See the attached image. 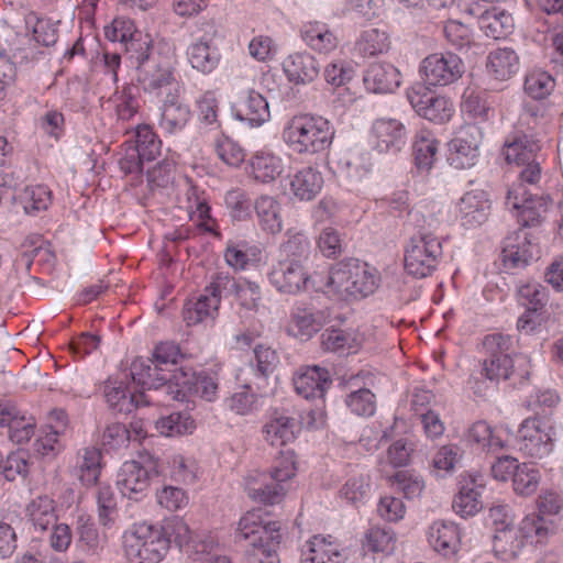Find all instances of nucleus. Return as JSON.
Listing matches in <instances>:
<instances>
[{"mask_svg":"<svg viewBox=\"0 0 563 563\" xmlns=\"http://www.w3.org/2000/svg\"><path fill=\"white\" fill-rule=\"evenodd\" d=\"M159 527L168 541V550L170 549L172 541H174L179 549H185L188 554L190 547L195 542L203 539H192V532L189 526L180 518H174Z\"/></svg>","mask_w":563,"mask_h":563,"instance_id":"obj_49","label":"nucleus"},{"mask_svg":"<svg viewBox=\"0 0 563 563\" xmlns=\"http://www.w3.org/2000/svg\"><path fill=\"white\" fill-rule=\"evenodd\" d=\"M296 467L292 452H283L271 473L256 472L246 477L245 490L255 501L274 505L285 495L284 483L295 476Z\"/></svg>","mask_w":563,"mask_h":563,"instance_id":"obj_7","label":"nucleus"},{"mask_svg":"<svg viewBox=\"0 0 563 563\" xmlns=\"http://www.w3.org/2000/svg\"><path fill=\"white\" fill-rule=\"evenodd\" d=\"M429 545L443 556L457 553L461 544L460 528L452 521L435 520L427 529Z\"/></svg>","mask_w":563,"mask_h":563,"instance_id":"obj_19","label":"nucleus"},{"mask_svg":"<svg viewBox=\"0 0 563 563\" xmlns=\"http://www.w3.org/2000/svg\"><path fill=\"white\" fill-rule=\"evenodd\" d=\"M131 376L134 383L146 389H157L165 385L170 388V369L159 366L153 358H135L131 364Z\"/></svg>","mask_w":563,"mask_h":563,"instance_id":"obj_21","label":"nucleus"},{"mask_svg":"<svg viewBox=\"0 0 563 563\" xmlns=\"http://www.w3.org/2000/svg\"><path fill=\"white\" fill-rule=\"evenodd\" d=\"M519 67V58L511 48H497L487 57L488 71L499 80L510 78Z\"/></svg>","mask_w":563,"mask_h":563,"instance_id":"obj_41","label":"nucleus"},{"mask_svg":"<svg viewBox=\"0 0 563 563\" xmlns=\"http://www.w3.org/2000/svg\"><path fill=\"white\" fill-rule=\"evenodd\" d=\"M465 11L478 19L479 29L486 36L494 40L506 37L514 30V18L510 13L498 8L481 10L478 4L471 5Z\"/></svg>","mask_w":563,"mask_h":563,"instance_id":"obj_18","label":"nucleus"},{"mask_svg":"<svg viewBox=\"0 0 563 563\" xmlns=\"http://www.w3.org/2000/svg\"><path fill=\"white\" fill-rule=\"evenodd\" d=\"M410 222L416 232L405 247V269L409 275L424 278L437 268L443 254L442 242L437 235L439 221L420 212H410Z\"/></svg>","mask_w":563,"mask_h":563,"instance_id":"obj_1","label":"nucleus"},{"mask_svg":"<svg viewBox=\"0 0 563 563\" xmlns=\"http://www.w3.org/2000/svg\"><path fill=\"white\" fill-rule=\"evenodd\" d=\"M327 320L324 311L297 307L291 313L288 333L300 340H308L325 324Z\"/></svg>","mask_w":563,"mask_h":563,"instance_id":"obj_26","label":"nucleus"},{"mask_svg":"<svg viewBox=\"0 0 563 563\" xmlns=\"http://www.w3.org/2000/svg\"><path fill=\"white\" fill-rule=\"evenodd\" d=\"M490 203L482 191L466 192L459 202L462 224L468 228L483 224L489 213Z\"/></svg>","mask_w":563,"mask_h":563,"instance_id":"obj_31","label":"nucleus"},{"mask_svg":"<svg viewBox=\"0 0 563 563\" xmlns=\"http://www.w3.org/2000/svg\"><path fill=\"white\" fill-rule=\"evenodd\" d=\"M516 240L518 244H512L509 238L503 250L504 266L508 269L525 267L536 255V245L528 240L526 232L520 231Z\"/></svg>","mask_w":563,"mask_h":563,"instance_id":"obj_36","label":"nucleus"},{"mask_svg":"<svg viewBox=\"0 0 563 563\" xmlns=\"http://www.w3.org/2000/svg\"><path fill=\"white\" fill-rule=\"evenodd\" d=\"M287 240L280 245V252L285 258L298 260L303 263L310 252V243L307 236L301 232L286 233Z\"/></svg>","mask_w":563,"mask_h":563,"instance_id":"obj_62","label":"nucleus"},{"mask_svg":"<svg viewBox=\"0 0 563 563\" xmlns=\"http://www.w3.org/2000/svg\"><path fill=\"white\" fill-rule=\"evenodd\" d=\"M345 405L356 416L371 417L376 410V396L369 388L358 387L346 395Z\"/></svg>","mask_w":563,"mask_h":563,"instance_id":"obj_52","label":"nucleus"},{"mask_svg":"<svg viewBox=\"0 0 563 563\" xmlns=\"http://www.w3.org/2000/svg\"><path fill=\"white\" fill-rule=\"evenodd\" d=\"M235 115L251 125H261L269 119L268 102L261 93L252 90Z\"/></svg>","mask_w":563,"mask_h":563,"instance_id":"obj_44","label":"nucleus"},{"mask_svg":"<svg viewBox=\"0 0 563 563\" xmlns=\"http://www.w3.org/2000/svg\"><path fill=\"white\" fill-rule=\"evenodd\" d=\"M186 53L191 67L202 74H210L218 67L220 55L207 40L200 38L191 43Z\"/></svg>","mask_w":563,"mask_h":563,"instance_id":"obj_38","label":"nucleus"},{"mask_svg":"<svg viewBox=\"0 0 563 563\" xmlns=\"http://www.w3.org/2000/svg\"><path fill=\"white\" fill-rule=\"evenodd\" d=\"M271 285L280 294L296 295L308 288L311 280L303 263L284 258L274 264L268 274Z\"/></svg>","mask_w":563,"mask_h":563,"instance_id":"obj_11","label":"nucleus"},{"mask_svg":"<svg viewBox=\"0 0 563 563\" xmlns=\"http://www.w3.org/2000/svg\"><path fill=\"white\" fill-rule=\"evenodd\" d=\"M51 190L44 185L30 186L24 189L20 199L26 213L46 210L51 203Z\"/></svg>","mask_w":563,"mask_h":563,"instance_id":"obj_58","label":"nucleus"},{"mask_svg":"<svg viewBox=\"0 0 563 563\" xmlns=\"http://www.w3.org/2000/svg\"><path fill=\"white\" fill-rule=\"evenodd\" d=\"M424 85H417L408 91V99L417 113L439 124L448 122L454 112L453 103L443 96L427 91Z\"/></svg>","mask_w":563,"mask_h":563,"instance_id":"obj_13","label":"nucleus"},{"mask_svg":"<svg viewBox=\"0 0 563 563\" xmlns=\"http://www.w3.org/2000/svg\"><path fill=\"white\" fill-rule=\"evenodd\" d=\"M134 148L145 157L146 162L154 161L161 154L162 141L153 128L146 124L137 125Z\"/></svg>","mask_w":563,"mask_h":563,"instance_id":"obj_51","label":"nucleus"},{"mask_svg":"<svg viewBox=\"0 0 563 563\" xmlns=\"http://www.w3.org/2000/svg\"><path fill=\"white\" fill-rule=\"evenodd\" d=\"M482 133L476 125H467L449 143L448 161L456 169H466L476 164Z\"/></svg>","mask_w":563,"mask_h":563,"instance_id":"obj_14","label":"nucleus"},{"mask_svg":"<svg viewBox=\"0 0 563 563\" xmlns=\"http://www.w3.org/2000/svg\"><path fill=\"white\" fill-rule=\"evenodd\" d=\"M467 440L481 450L497 451L504 446L500 437L495 434L492 427L485 421H477L471 426Z\"/></svg>","mask_w":563,"mask_h":563,"instance_id":"obj_53","label":"nucleus"},{"mask_svg":"<svg viewBox=\"0 0 563 563\" xmlns=\"http://www.w3.org/2000/svg\"><path fill=\"white\" fill-rule=\"evenodd\" d=\"M292 382L297 394L306 399L322 398L332 383L329 371L318 365L300 367Z\"/></svg>","mask_w":563,"mask_h":563,"instance_id":"obj_17","label":"nucleus"},{"mask_svg":"<svg viewBox=\"0 0 563 563\" xmlns=\"http://www.w3.org/2000/svg\"><path fill=\"white\" fill-rule=\"evenodd\" d=\"M220 300L213 295L201 294L196 301H189L183 311L184 320L188 325L203 322L208 319L213 320L218 313Z\"/></svg>","mask_w":563,"mask_h":563,"instance_id":"obj_40","label":"nucleus"},{"mask_svg":"<svg viewBox=\"0 0 563 563\" xmlns=\"http://www.w3.org/2000/svg\"><path fill=\"white\" fill-rule=\"evenodd\" d=\"M518 299L526 306L528 312L518 320V329L527 333L534 329L536 322L530 318V312L542 309L548 301L547 288L537 282H527L518 286Z\"/></svg>","mask_w":563,"mask_h":563,"instance_id":"obj_22","label":"nucleus"},{"mask_svg":"<svg viewBox=\"0 0 563 563\" xmlns=\"http://www.w3.org/2000/svg\"><path fill=\"white\" fill-rule=\"evenodd\" d=\"M194 428V420L180 412H173L167 417H163L156 421V429L161 434L173 437L175 434H183L191 431Z\"/></svg>","mask_w":563,"mask_h":563,"instance_id":"obj_63","label":"nucleus"},{"mask_svg":"<svg viewBox=\"0 0 563 563\" xmlns=\"http://www.w3.org/2000/svg\"><path fill=\"white\" fill-rule=\"evenodd\" d=\"M25 23L32 26L33 38L38 44L52 46L57 42L58 30L52 20L40 18L35 12H29L25 15Z\"/></svg>","mask_w":563,"mask_h":563,"instance_id":"obj_50","label":"nucleus"},{"mask_svg":"<svg viewBox=\"0 0 563 563\" xmlns=\"http://www.w3.org/2000/svg\"><path fill=\"white\" fill-rule=\"evenodd\" d=\"M183 380L178 376H174L176 385L181 386L183 389L175 391L174 398L176 400H184L185 390L200 397L206 401H214L218 398L219 384L217 379L206 372L194 373L190 377H187L186 373H183Z\"/></svg>","mask_w":563,"mask_h":563,"instance_id":"obj_23","label":"nucleus"},{"mask_svg":"<svg viewBox=\"0 0 563 563\" xmlns=\"http://www.w3.org/2000/svg\"><path fill=\"white\" fill-rule=\"evenodd\" d=\"M96 499L99 525L104 530L112 529L117 521L118 507L117 498L111 486L100 485L97 490Z\"/></svg>","mask_w":563,"mask_h":563,"instance_id":"obj_45","label":"nucleus"},{"mask_svg":"<svg viewBox=\"0 0 563 563\" xmlns=\"http://www.w3.org/2000/svg\"><path fill=\"white\" fill-rule=\"evenodd\" d=\"M122 550L130 563H159L168 553V541L159 526L140 522L123 532Z\"/></svg>","mask_w":563,"mask_h":563,"instance_id":"obj_6","label":"nucleus"},{"mask_svg":"<svg viewBox=\"0 0 563 563\" xmlns=\"http://www.w3.org/2000/svg\"><path fill=\"white\" fill-rule=\"evenodd\" d=\"M79 479L86 486L97 484L101 473V451L95 446L78 453Z\"/></svg>","mask_w":563,"mask_h":563,"instance_id":"obj_46","label":"nucleus"},{"mask_svg":"<svg viewBox=\"0 0 563 563\" xmlns=\"http://www.w3.org/2000/svg\"><path fill=\"white\" fill-rule=\"evenodd\" d=\"M78 543L91 555H99L108 544L107 530L100 531L95 522L87 517H79L76 527Z\"/></svg>","mask_w":563,"mask_h":563,"instance_id":"obj_33","label":"nucleus"},{"mask_svg":"<svg viewBox=\"0 0 563 563\" xmlns=\"http://www.w3.org/2000/svg\"><path fill=\"white\" fill-rule=\"evenodd\" d=\"M283 173L282 159L273 153L258 152L251 161V175L261 183H271Z\"/></svg>","mask_w":563,"mask_h":563,"instance_id":"obj_43","label":"nucleus"},{"mask_svg":"<svg viewBox=\"0 0 563 563\" xmlns=\"http://www.w3.org/2000/svg\"><path fill=\"white\" fill-rule=\"evenodd\" d=\"M396 536L385 527H373L366 534L363 545L374 553L390 554L395 550Z\"/></svg>","mask_w":563,"mask_h":563,"instance_id":"obj_56","label":"nucleus"},{"mask_svg":"<svg viewBox=\"0 0 563 563\" xmlns=\"http://www.w3.org/2000/svg\"><path fill=\"white\" fill-rule=\"evenodd\" d=\"M254 209L261 229L276 234L283 229L280 203L271 196H261L254 202Z\"/></svg>","mask_w":563,"mask_h":563,"instance_id":"obj_34","label":"nucleus"},{"mask_svg":"<svg viewBox=\"0 0 563 563\" xmlns=\"http://www.w3.org/2000/svg\"><path fill=\"white\" fill-rule=\"evenodd\" d=\"M547 122L545 107L537 101H528L522 104L518 117V126L527 131H534Z\"/></svg>","mask_w":563,"mask_h":563,"instance_id":"obj_61","label":"nucleus"},{"mask_svg":"<svg viewBox=\"0 0 563 563\" xmlns=\"http://www.w3.org/2000/svg\"><path fill=\"white\" fill-rule=\"evenodd\" d=\"M364 82L373 92H393L400 85V73L389 63H374L366 70Z\"/></svg>","mask_w":563,"mask_h":563,"instance_id":"obj_30","label":"nucleus"},{"mask_svg":"<svg viewBox=\"0 0 563 563\" xmlns=\"http://www.w3.org/2000/svg\"><path fill=\"white\" fill-rule=\"evenodd\" d=\"M106 402L115 412L130 413L140 406L148 405V399L143 393H130L122 380L108 379L103 386Z\"/></svg>","mask_w":563,"mask_h":563,"instance_id":"obj_20","label":"nucleus"},{"mask_svg":"<svg viewBox=\"0 0 563 563\" xmlns=\"http://www.w3.org/2000/svg\"><path fill=\"white\" fill-rule=\"evenodd\" d=\"M137 81L144 91L158 93L163 88L176 84L174 68L166 59L156 55L136 66Z\"/></svg>","mask_w":563,"mask_h":563,"instance_id":"obj_15","label":"nucleus"},{"mask_svg":"<svg viewBox=\"0 0 563 563\" xmlns=\"http://www.w3.org/2000/svg\"><path fill=\"white\" fill-rule=\"evenodd\" d=\"M125 52L130 55L137 65L144 60L153 59L156 57L152 52V40L147 34L136 33L132 40L124 43Z\"/></svg>","mask_w":563,"mask_h":563,"instance_id":"obj_64","label":"nucleus"},{"mask_svg":"<svg viewBox=\"0 0 563 563\" xmlns=\"http://www.w3.org/2000/svg\"><path fill=\"white\" fill-rule=\"evenodd\" d=\"M424 86H448L464 73L462 59L453 53H434L427 56L420 66Z\"/></svg>","mask_w":563,"mask_h":563,"instance_id":"obj_10","label":"nucleus"},{"mask_svg":"<svg viewBox=\"0 0 563 563\" xmlns=\"http://www.w3.org/2000/svg\"><path fill=\"white\" fill-rule=\"evenodd\" d=\"M297 423L295 418L275 411L263 427L264 440L272 446H284L296 438Z\"/></svg>","mask_w":563,"mask_h":563,"instance_id":"obj_29","label":"nucleus"},{"mask_svg":"<svg viewBox=\"0 0 563 563\" xmlns=\"http://www.w3.org/2000/svg\"><path fill=\"white\" fill-rule=\"evenodd\" d=\"M506 205L515 212L518 221L523 227H528L542 220L548 210L549 199L528 195L527 189L519 184L508 189Z\"/></svg>","mask_w":563,"mask_h":563,"instance_id":"obj_12","label":"nucleus"},{"mask_svg":"<svg viewBox=\"0 0 563 563\" xmlns=\"http://www.w3.org/2000/svg\"><path fill=\"white\" fill-rule=\"evenodd\" d=\"M321 346L329 352L349 353L355 349L354 336L341 329H325L321 334Z\"/></svg>","mask_w":563,"mask_h":563,"instance_id":"obj_60","label":"nucleus"},{"mask_svg":"<svg viewBox=\"0 0 563 563\" xmlns=\"http://www.w3.org/2000/svg\"><path fill=\"white\" fill-rule=\"evenodd\" d=\"M188 559L192 563H231L212 537L195 542L188 551Z\"/></svg>","mask_w":563,"mask_h":563,"instance_id":"obj_47","label":"nucleus"},{"mask_svg":"<svg viewBox=\"0 0 563 563\" xmlns=\"http://www.w3.org/2000/svg\"><path fill=\"white\" fill-rule=\"evenodd\" d=\"M373 134L379 152H398L407 140L405 125L396 119H377L373 124Z\"/></svg>","mask_w":563,"mask_h":563,"instance_id":"obj_24","label":"nucleus"},{"mask_svg":"<svg viewBox=\"0 0 563 563\" xmlns=\"http://www.w3.org/2000/svg\"><path fill=\"white\" fill-rule=\"evenodd\" d=\"M334 128L321 115H294L283 130V140L297 154L314 155L330 148Z\"/></svg>","mask_w":563,"mask_h":563,"instance_id":"obj_3","label":"nucleus"},{"mask_svg":"<svg viewBox=\"0 0 563 563\" xmlns=\"http://www.w3.org/2000/svg\"><path fill=\"white\" fill-rule=\"evenodd\" d=\"M553 521L545 520L540 515L527 516L519 528L510 522H501V527L495 529L493 551L501 561L515 560L527 541L531 543H544L554 533Z\"/></svg>","mask_w":563,"mask_h":563,"instance_id":"obj_2","label":"nucleus"},{"mask_svg":"<svg viewBox=\"0 0 563 563\" xmlns=\"http://www.w3.org/2000/svg\"><path fill=\"white\" fill-rule=\"evenodd\" d=\"M343 554L331 536H313L301 550V563H343Z\"/></svg>","mask_w":563,"mask_h":563,"instance_id":"obj_25","label":"nucleus"},{"mask_svg":"<svg viewBox=\"0 0 563 563\" xmlns=\"http://www.w3.org/2000/svg\"><path fill=\"white\" fill-rule=\"evenodd\" d=\"M380 284V275L375 267L358 260L335 264L328 277L327 286L340 297L364 298L375 292Z\"/></svg>","mask_w":563,"mask_h":563,"instance_id":"obj_5","label":"nucleus"},{"mask_svg":"<svg viewBox=\"0 0 563 563\" xmlns=\"http://www.w3.org/2000/svg\"><path fill=\"white\" fill-rule=\"evenodd\" d=\"M483 507L481 493L476 488L474 479L462 485L453 500V509L461 517L474 516Z\"/></svg>","mask_w":563,"mask_h":563,"instance_id":"obj_48","label":"nucleus"},{"mask_svg":"<svg viewBox=\"0 0 563 563\" xmlns=\"http://www.w3.org/2000/svg\"><path fill=\"white\" fill-rule=\"evenodd\" d=\"M323 186V177L312 167L297 172L290 180V190L296 198L310 201L317 197Z\"/></svg>","mask_w":563,"mask_h":563,"instance_id":"obj_35","label":"nucleus"},{"mask_svg":"<svg viewBox=\"0 0 563 563\" xmlns=\"http://www.w3.org/2000/svg\"><path fill=\"white\" fill-rule=\"evenodd\" d=\"M302 40L314 51L328 53L336 47L338 41L329 27L320 22H308L301 30Z\"/></svg>","mask_w":563,"mask_h":563,"instance_id":"obj_42","label":"nucleus"},{"mask_svg":"<svg viewBox=\"0 0 563 563\" xmlns=\"http://www.w3.org/2000/svg\"><path fill=\"white\" fill-rule=\"evenodd\" d=\"M482 375L490 382L509 379L516 372L514 340L501 333L488 334L482 342Z\"/></svg>","mask_w":563,"mask_h":563,"instance_id":"obj_8","label":"nucleus"},{"mask_svg":"<svg viewBox=\"0 0 563 563\" xmlns=\"http://www.w3.org/2000/svg\"><path fill=\"white\" fill-rule=\"evenodd\" d=\"M357 49L364 56L387 53L390 48L389 36L385 31L369 29L362 33L357 41Z\"/></svg>","mask_w":563,"mask_h":563,"instance_id":"obj_54","label":"nucleus"},{"mask_svg":"<svg viewBox=\"0 0 563 563\" xmlns=\"http://www.w3.org/2000/svg\"><path fill=\"white\" fill-rule=\"evenodd\" d=\"M152 471L136 461H126L117 475V485L124 497L139 500L148 489Z\"/></svg>","mask_w":563,"mask_h":563,"instance_id":"obj_16","label":"nucleus"},{"mask_svg":"<svg viewBox=\"0 0 563 563\" xmlns=\"http://www.w3.org/2000/svg\"><path fill=\"white\" fill-rule=\"evenodd\" d=\"M235 538L252 547L260 563H279L277 550L283 537L278 521H264L260 511H249L239 520Z\"/></svg>","mask_w":563,"mask_h":563,"instance_id":"obj_4","label":"nucleus"},{"mask_svg":"<svg viewBox=\"0 0 563 563\" xmlns=\"http://www.w3.org/2000/svg\"><path fill=\"white\" fill-rule=\"evenodd\" d=\"M555 81L547 71H532L525 80V91L534 100L547 98L554 89Z\"/></svg>","mask_w":563,"mask_h":563,"instance_id":"obj_59","label":"nucleus"},{"mask_svg":"<svg viewBox=\"0 0 563 563\" xmlns=\"http://www.w3.org/2000/svg\"><path fill=\"white\" fill-rule=\"evenodd\" d=\"M413 156L418 169L428 172L433 166L439 150V141L429 130H420L415 135Z\"/></svg>","mask_w":563,"mask_h":563,"instance_id":"obj_37","label":"nucleus"},{"mask_svg":"<svg viewBox=\"0 0 563 563\" xmlns=\"http://www.w3.org/2000/svg\"><path fill=\"white\" fill-rule=\"evenodd\" d=\"M283 67L289 81L295 84H310L320 73L318 60L308 53H295L289 55L285 59Z\"/></svg>","mask_w":563,"mask_h":563,"instance_id":"obj_28","label":"nucleus"},{"mask_svg":"<svg viewBox=\"0 0 563 563\" xmlns=\"http://www.w3.org/2000/svg\"><path fill=\"white\" fill-rule=\"evenodd\" d=\"M541 146L538 141L530 139L528 135L516 137L512 142L506 143L504 146V155L509 164L517 166L525 165L540 157L539 151Z\"/></svg>","mask_w":563,"mask_h":563,"instance_id":"obj_39","label":"nucleus"},{"mask_svg":"<svg viewBox=\"0 0 563 563\" xmlns=\"http://www.w3.org/2000/svg\"><path fill=\"white\" fill-rule=\"evenodd\" d=\"M169 475L179 483L192 484L197 479L198 466L194 459L181 454L172 455L168 459Z\"/></svg>","mask_w":563,"mask_h":563,"instance_id":"obj_57","label":"nucleus"},{"mask_svg":"<svg viewBox=\"0 0 563 563\" xmlns=\"http://www.w3.org/2000/svg\"><path fill=\"white\" fill-rule=\"evenodd\" d=\"M190 119V109L178 96L168 95L161 109L159 128L168 134L181 132Z\"/></svg>","mask_w":563,"mask_h":563,"instance_id":"obj_27","label":"nucleus"},{"mask_svg":"<svg viewBox=\"0 0 563 563\" xmlns=\"http://www.w3.org/2000/svg\"><path fill=\"white\" fill-rule=\"evenodd\" d=\"M25 511L34 529L41 532L57 522L56 503L47 495H40L32 499Z\"/></svg>","mask_w":563,"mask_h":563,"instance_id":"obj_32","label":"nucleus"},{"mask_svg":"<svg viewBox=\"0 0 563 563\" xmlns=\"http://www.w3.org/2000/svg\"><path fill=\"white\" fill-rule=\"evenodd\" d=\"M540 472L532 464L522 463L514 473L512 485L516 494L531 496L540 484Z\"/></svg>","mask_w":563,"mask_h":563,"instance_id":"obj_55","label":"nucleus"},{"mask_svg":"<svg viewBox=\"0 0 563 563\" xmlns=\"http://www.w3.org/2000/svg\"><path fill=\"white\" fill-rule=\"evenodd\" d=\"M553 428L540 417H530L522 421L518 430L517 448L526 456L541 460L553 450Z\"/></svg>","mask_w":563,"mask_h":563,"instance_id":"obj_9","label":"nucleus"}]
</instances>
